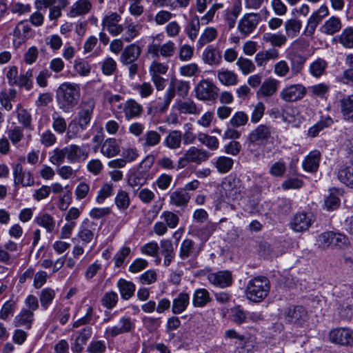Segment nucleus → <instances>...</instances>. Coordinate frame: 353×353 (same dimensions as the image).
<instances>
[{"label": "nucleus", "mask_w": 353, "mask_h": 353, "mask_svg": "<svg viewBox=\"0 0 353 353\" xmlns=\"http://www.w3.org/2000/svg\"><path fill=\"white\" fill-rule=\"evenodd\" d=\"M81 98V88L79 84L70 82L61 83L56 92L59 108L65 113L71 112L77 106Z\"/></svg>", "instance_id": "1"}, {"label": "nucleus", "mask_w": 353, "mask_h": 353, "mask_svg": "<svg viewBox=\"0 0 353 353\" xmlns=\"http://www.w3.org/2000/svg\"><path fill=\"white\" fill-rule=\"evenodd\" d=\"M155 158L152 154L147 155L138 166L131 170L128 174V183L132 188L139 189L146 184L152 178L150 170L154 163Z\"/></svg>", "instance_id": "2"}, {"label": "nucleus", "mask_w": 353, "mask_h": 353, "mask_svg": "<svg viewBox=\"0 0 353 353\" xmlns=\"http://www.w3.org/2000/svg\"><path fill=\"white\" fill-rule=\"evenodd\" d=\"M270 289V281L267 277L256 276L248 282L246 296L253 302H261L268 295Z\"/></svg>", "instance_id": "3"}, {"label": "nucleus", "mask_w": 353, "mask_h": 353, "mask_svg": "<svg viewBox=\"0 0 353 353\" xmlns=\"http://www.w3.org/2000/svg\"><path fill=\"white\" fill-rule=\"evenodd\" d=\"M190 90V84L184 81L172 80L169 88L167 89L162 104L159 103L157 108L161 112H165L169 107V105L175 96V92L180 97H185L188 94Z\"/></svg>", "instance_id": "4"}, {"label": "nucleus", "mask_w": 353, "mask_h": 353, "mask_svg": "<svg viewBox=\"0 0 353 353\" xmlns=\"http://www.w3.org/2000/svg\"><path fill=\"white\" fill-rule=\"evenodd\" d=\"M222 7V3H214L211 6L207 13L201 17V19L198 17H195L190 21L188 27L187 34L192 41H194L198 35L200 28V23L202 24H206L212 21L216 10Z\"/></svg>", "instance_id": "5"}, {"label": "nucleus", "mask_w": 353, "mask_h": 353, "mask_svg": "<svg viewBox=\"0 0 353 353\" xmlns=\"http://www.w3.org/2000/svg\"><path fill=\"white\" fill-rule=\"evenodd\" d=\"M95 108V101L92 98L82 101L78 108L77 121L81 130H85L90 123Z\"/></svg>", "instance_id": "6"}, {"label": "nucleus", "mask_w": 353, "mask_h": 353, "mask_svg": "<svg viewBox=\"0 0 353 353\" xmlns=\"http://www.w3.org/2000/svg\"><path fill=\"white\" fill-rule=\"evenodd\" d=\"M219 89L210 81L202 80L195 88L196 97L203 101L214 100L218 97Z\"/></svg>", "instance_id": "7"}, {"label": "nucleus", "mask_w": 353, "mask_h": 353, "mask_svg": "<svg viewBox=\"0 0 353 353\" xmlns=\"http://www.w3.org/2000/svg\"><path fill=\"white\" fill-rule=\"evenodd\" d=\"M65 150L67 152V159L70 163H81L88 159L90 148L88 145L79 146L71 144L65 147Z\"/></svg>", "instance_id": "8"}, {"label": "nucleus", "mask_w": 353, "mask_h": 353, "mask_svg": "<svg viewBox=\"0 0 353 353\" xmlns=\"http://www.w3.org/2000/svg\"><path fill=\"white\" fill-rule=\"evenodd\" d=\"M329 339L332 343L341 345L353 343V330L347 327H339L330 331Z\"/></svg>", "instance_id": "9"}, {"label": "nucleus", "mask_w": 353, "mask_h": 353, "mask_svg": "<svg viewBox=\"0 0 353 353\" xmlns=\"http://www.w3.org/2000/svg\"><path fill=\"white\" fill-rule=\"evenodd\" d=\"M271 135L270 128L266 125L261 124L253 130L248 137L250 145H265Z\"/></svg>", "instance_id": "10"}, {"label": "nucleus", "mask_w": 353, "mask_h": 353, "mask_svg": "<svg viewBox=\"0 0 353 353\" xmlns=\"http://www.w3.org/2000/svg\"><path fill=\"white\" fill-rule=\"evenodd\" d=\"M223 189L225 194L224 197L225 203H230L232 201H239L243 196V188L239 181H228L223 183Z\"/></svg>", "instance_id": "11"}, {"label": "nucleus", "mask_w": 353, "mask_h": 353, "mask_svg": "<svg viewBox=\"0 0 353 353\" xmlns=\"http://www.w3.org/2000/svg\"><path fill=\"white\" fill-rule=\"evenodd\" d=\"M259 21V14L254 13L246 14L239 21L238 30L243 36L246 37L254 31Z\"/></svg>", "instance_id": "12"}, {"label": "nucleus", "mask_w": 353, "mask_h": 353, "mask_svg": "<svg viewBox=\"0 0 353 353\" xmlns=\"http://www.w3.org/2000/svg\"><path fill=\"white\" fill-rule=\"evenodd\" d=\"M207 279L210 283L221 288L229 287L232 283V274L229 270L209 273Z\"/></svg>", "instance_id": "13"}, {"label": "nucleus", "mask_w": 353, "mask_h": 353, "mask_svg": "<svg viewBox=\"0 0 353 353\" xmlns=\"http://www.w3.org/2000/svg\"><path fill=\"white\" fill-rule=\"evenodd\" d=\"M286 321L290 323L300 325L307 319V312L301 305L290 306L284 312Z\"/></svg>", "instance_id": "14"}, {"label": "nucleus", "mask_w": 353, "mask_h": 353, "mask_svg": "<svg viewBox=\"0 0 353 353\" xmlns=\"http://www.w3.org/2000/svg\"><path fill=\"white\" fill-rule=\"evenodd\" d=\"M306 94L305 88L301 84H293L284 88L280 94L281 98L288 102L301 99Z\"/></svg>", "instance_id": "15"}, {"label": "nucleus", "mask_w": 353, "mask_h": 353, "mask_svg": "<svg viewBox=\"0 0 353 353\" xmlns=\"http://www.w3.org/2000/svg\"><path fill=\"white\" fill-rule=\"evenodd\" d=\"M200 253L195 242L190 239H184L179 248V256L181 260H186L189 258L195 259Z\"/></svg>", "instance_id": "16"}, {"label": "nucleus", "mask_w": 353, "mask_h": 353, "mask_svg": "<svg viewBox=\"0 0 353 353\" xmlns=\"http://www.w3.org/2000/svg\"><path fill=\"white\" fill-rule=\"evenodd\" d=\"M141 54V48L136 43H132L125 47L121 53L119 61L123 65L136 62Z\"/></svg>", "instance_id": "17"}, {"label": "nucleus", "mask_w": 353, "mask_h": 353, "mask_svg": "<svg viewBox=\"0 0 353 353\" xmlns=\"http://www.w3.org/2000/svg\"><path fill=\"white\" fill-rule=\"evenodd\" d=\"M132 327V323L130 317L123 316L120 319L119 324L113 327L106 328L105 336L115 337L119 334L129 332Z\"/></svg>", "instance_id": "18"}, {"label": "nucleus", "mask_w": 353, "mask_h": 353, "mask_svg": "<svg viewBox=\"0 0 353 353\" xmlns=\"http://www.w3.org/2000/svg\"><path fill=\"white\" fill-rule=\"evenodd\" d=\"M313 221L312 215L307 213H297L290 223L291 228L296 232H303L308 229Z\"/></svg>", "instance_id": "19"}, {"label": "nucleus", "mask_w": 353, "mask_h": 353, "mask_svg": "<svg viewBox=\"0 0 353 353\" xmlns=\"http://www.w3.org/2000/svg\"><path fill=\"white\" fill-rule=\"evenodd\" d=\"M25 171L21 163H17L13 167V176L14 185L21 184L23 187L32 186L34 183V179L30 172H28V179L24 178Z\"/></svg>", "instance_id": "20"}, {"label": "nucleus", "mask_w": 353, "mask_h": 353, "mask_svg": "<svg viewBox=\"0 0 353 353\" xmlns=\"http://www.w3.org/2000/svg\"><path fill=\"white\" fill-rule=\"evenodd\" d=\"M185 154L190 163H194L198 165L208 161L211 156V154L207 150L199 149L195 146L190 147L185 151Z\"/></svg>", "instance_id": "21"}, {"label": "nucleus", "mask_w": 353, "mask_h": 353, "mask_svg": "<svg viewBox=\"0 0 353 353\" xmlns=\"http://www.w3.org/2000/svg\"><path fill=\"white\" fill-rule=\"evenodd\" d=\"M78 336L75 339L74 345L72 346V350L74 352L80 353L83 346L86 344L88 340L91 337L92 328L90 326H85L80 331L77 332Z\"/></svg>", "instance_id": "22"}, {"label": "nucleus", "mask_w": 353, "mask_h": 353, "mask_svg": "<svg viewBox=\"0 0 353 353\" xmlns=\"http://www.w3.org/2000/svg\"><path fill=\"white\" fill-rule=\"evenodd\" d=\"M97 224L90 221L85 219L81 225L80 230L78 234L79 239L85 243H90L94 237V231L95 230Z\"/></svg>", "instance_id": "23"}, {"label": "nucleus", "mask_w": 353, "mask_h": 353, "mask_svg": "<svg viewBox=\"0 0 353 353\" xmlns=\"http://www.w3.org/2000/svg\"><path fill=\"white\" fill-rule=\"evenodd\" d=\"M117 287L121 299L126 301L134 296L136 290V286L133 282L122 278L118 280Z\"/></svg>", "instance_id": "24"}, {"label": "nucleus", "mask_w": 353, "mask_h": 353, "mask_svg": "<svg viewBox=\"0 0 353 353\" xmlns=\"http://www.w3.org/2000/svg\"><path fill=\"white\" fill-rule=\"evenodd\" d=\"M321 159V153L318 150L311 152L303 161L302 165L304 170L314 173L317 171Z\"/></svg>", "instance_id": "25"}, {"label": "nucleus", "mask_w": 353, "mask_h": 353, "mask_svg": "<svg viewBox=\"0 0 353 353\" xmlns=\"http://www.w3.org/2000/svg\"><path fill=\"white\" fill-rule=\"evenodd\" d=\"M142 106L134 99H128L123 108V113L127 120L139 117L143 112Z\"/></svg>", "instance_id": "26"}, {"label": "nucleus", "mask_w": 353, "mask_h": 353, "mask_svg": "<svg viewBox=\"0 0 353 353\" xmlns=\"http://www.w3.org/2000/svg\"><path fill=\"white\" fill-rule=\"evenodd\" d=\"M161 254L164 258L163 264L169 266L175 257L173 244L169 239H163L160 241Z\"/></svg>", "instance_id": "27"}, {"label": "nucleus", "mask_w": 353, "mask_h": 353, "mask_svg": "<svg viewBox=\"0 0 353 353\" xmlns=\"http://www.w3.org/2000/svg\"><path fill=\"white\" fill-rule=\"evenodd\" d=\"M190 199V195L182 188L170 193V203L176 207L186 206Z\"/></svg>", "instance_id": "28"}, {"label": "nucleus", "mask_w": 353, "mask_h": 353, "mask_svg": "<svg viewBox=\"0 0 353 353\" xmlns=\"http://www.w3.org/2000/svg\"><path fill=\"white\" fill-rule=\"evenodd\" d=\"M339 103L343 119L353 123V94L343 97Z\"/></svg>", "instance_id": "29"}, {"label": "nucleus", "mask_w": 353, "mask_h": 353, "mask_svg": "<svg viewBox=\"0 0 353 353\" xmlns=\"http://www.w3.org/2000/svg\"><path fill=\"white\" fill-rule=\"evenodd\" d=\"M190 303V296L186 292H181L173 299L172 312L174 314H179L183 312Z\"/></svg>", "instance_id": "30"}, {"label": "nucleus", "mask_w": 353, "mask_h": 353, "mask_svg": "<svg viewBox=\"0 0 353 353\" xmlns=\"http://www.w3.org/2000/svg\"><path fill=\"white\" fill-rule=\"evenodd\" d=\"M211 301L210 294L205 288H198L192 294V303L195 307H203Z\"/></svg>", "instance_id": "31"}, {"label": "nucleus", "mask_w": 353, "mask_h": 353, "mask_svg": "<svg viewBox=\"0 0 353 353\" xmlns=\"http://www.w3.org/2000/svg\"><path fill=\"white\" fill-rule=\"evenodd\" d=\"M278 84L279 81L274 79L269 78L265 79L256 92V95L265 97L272 96L277 90Z\"/></svg>", "instance_id": "32"}, {"label": "nucleus", "mask_w": 353, "mask_h": 353, "mask_svg": "<svg viewBox=\"0 0 353 353\" xmlns=\"http://www.w3.org/2000/svg\"><path fill=\"white\" fill-rule=\"evenodd\" d=\"M338 179L347 186L353 188V161L339 170Z\"/></svg>", "instance_id": "33"}, {"label": "nucleus", "mask_w": 353, "mask_h": 353, "mask_svg": "<svg viewBox=\"0 0 353 353\" xmlns=\"http://www.w3.org/2000/svg\"><path fill=\"white\" fill-rule=\"evenodd\" d=\"M33 320V312L30 310L25 309L15 316L13 323L15 327L24 326L26 329L29 330L31 328Z\"/></svg>", "instance_id": "34"}, {"label": "nucleus", "mask_w": 353, "mask_h": 353, "mask_svg": "<svg viewBox=\"0 0 353 353\" xmlns=\"http://www.w3.org/2000/svg\"><path fill=\"white\" fill-rule=\"evenodd\" d=\"M339 190L332 188L329 190V194L324 201V207L328 211L336 210L340 205Z\"/></svg>", "instance_id": "35"}, {"label": "nucleus", "mask_w": 353, "mask_h": 353, "mask_svg": "<svg viewBox=\"0 0 353 353\" xmlns=\"http://www.w3.org/2000/svg\"><path fill=\"white\" fill-rule=\"evenodd\" d=\"M91 8L92 4L89 0H79L71 7L68 14L70 17L85 14L89 12Z\"/></svg>", "instance_id": "36"}, {"label": "nucleus", "mask_w": 353, "mask_h": 353, "mask_svg": "<svg viewBox=\"0 0 353 353\" xmlns=\"http://www.w3.org/2000/svg\"><path fill=\"white\" fill-rule=\"evenodd\" d=\"M211 163L219 173L225 174L232 169L234 161L230 157L220 156L212 161Z\"/></svg>", "instance_id": "37"}, {"label": "nucleus", "mask_w": 353, "mask_h": 353, "mask_svg": "<svg viewBox=\"0 0 353 353\" xmlns=\"http://www.w3.org/2000/svg\"><path fill=\"white\" fill-rule=\"evenodd\" d=\"M339 314L341 319L344 320H350L353 314V297L348 296L342 302H339Z\"/></svg>", "instance_id": "38"}, {"label": "nucleus", "mask_w": 353, "mask_h": 353, "mask_svg": "<svg viewBox=\"0 0 353 353\" xmlns=\"http://www.w3.org/2000/svg\"><path fill=\"white\" fill-rule=\"evenodd\" d=\"M203 59L209 65H218L221 61V55L216 48L210 46L204 50Z\"/></svg>", "instance_id": "39"}, {"label": "nucleus", "mask_w": 353, "mask_h": 353, "mask_svg": "<svg viewBox=\"0 0 353 353\" xmlns=\"http://www.w3.org/2000/svg\"><path fill=\"white\" fill-rule=\"evenodd\" d=\"M182 134L179 130H172L163 141V145L171 149L176 150L181 147Z\"/></svg>", "instance_id": "40"}, {"label": "nucleus", "mask_w": 353, "mask_h": 353, "mask_svg": "<svg viewBox=\"0 0 353 353\" xmlns=\"http://www.w3.org/2000/svg\"><path fill=\"white\" fill-rule=\"evenodd\" d=\"M341 28V22L340 19L336 17H332L321 27L320 30L325 34L332 35L339 32Z\"/></svg>", "instance_id": "41"}, {"label": "nucleus", "mask_w": 353, "mask_h": 353, "mask_svg": "<svg viewBox=\"0 0 353 353\" xmlns=\"http://www.w3.org/2000/svg\"><path fill=\"white\" fill-rule=\"evenodd\" d=\"M101 153L108 158L113 157L118 154L120 148L115 139H108L103 143L101 148Z\"/></svg>", "instance_id": "42"}, {"label": "nucleus", "mask_w": 353, "mask_h": 353, "mask_svg": "<svg viewBox=\"0 0 353 353\" xmlns=\"http://www.w3.org/2000/svg\"><path fill=\"white\" fill-rule=\"evenodd\" d=\"M217 77L219 81L226 85H234L238 82L237 75L232 71L221 69L217 71Z\"/></svg>", "instance_id": "43"}, {"label": "nucleus", "mask_w": 353, "mask_h": 353, "mask_svg": "<svg viewBox=\"0 0 353 353\" xmlns=\"http://www.w3.org/2000/svg\"><path fill=\"white\" fill-rule=\"evenodd\" d=\"M333 123L332 119L329 117H321V120L319 121L313 126L310 127L307 131V135L310 137H316L321 131L324 128L330 126Z\"/></svg>", "instance_id": "44"}, {"label": "nucleus", "mask_w": 353, "mask_h": 353, "mask_svg": "<svg viewBox=\"0 0 353 353\" xmlns=\"http://www.w3.org/2000/svg\"><path fill=\"white\" fill-rule=\"evenodd\" d=\"M34 221L39 225L44 228L49 233L52 232L54 230L55 220L48 213H44L37 216Z\"/></svg>", "instance_id": "45"}, {"label": "nucleus", "mask_w": 353, "mask_h": 353, "mask_svg": "<svg viewBox=\"0 0 353 353\" xmlns=\"http://www.w3.org/2000/svg\"><path fill=\"white\" fill-rule=\"evenodd\" d=\"M140 26L134 23H129L123 27L121 39L125 42L129 43L139 34Z\"/></svg>", "instance_id": "46"}, {"label": "nucleus", "mask_w": 353, "mask_h": 353, "mask_svg": "<svg viewBox=\"0 0 353 353\" xmlns=\"http://www.w3.org/2000/svg\"><path fill=\"white\" fill-rule=\"evenodd\" d=\"M161 134L155 130H148L139 139L143 141V147H154L161 141Z\"/></svg>", "instance_id": "47"}, {"label": "nucleus", "mask_w": 353, "mask_h": 353, "mask_svg": "<svg viewBox=\"0 0 353 353\" xmlns=\"http://www.w3.org/2000/svg\"><path fill=\"white\" fill-rule=\"evenodd\" d=\"M241 10V6L240 3H236L230 10H228L225 11L224 18L230 29L234 27L236 19Z\"/></svg>", "instance_id": "48"}, {"label": "nucleus", "mask_w": 353, "mask_h": 353, "mask_svg": "<svg viewBox=\"0 0 353 353\" xmlns=\"http://www.w3.org/2000/svg\"><path fill=\"white\" fill-rule=\"evenodd\" d=\"M327 66V62L321 58H318L310 65V73L314 77L322 76Z\"/></svg>", "instance_id": "49"}, {"label": "nucleus", "mask_w": 353, "mask_h": 353, "mask_svg": "<svg viewBox=\"0 0 353 353\" xmlns=\"http://www.w3.org/2000/svg\"><path fill=\"white\" fill-rule=\"evenodd\" d=\"M177 109L183 114H199L200 110L196 107L195 103L190 100L179 101L177 102Z\"/></svg>", "instance_id": "50"}, {"label": "nucleus", "mask_w": 353, "mask_h": 353, "mask_svg": "<svg viewBox=\"0 0 353 353\" xmlns=\"http://www.w3.org/2000/svg\"><path fill=\"white\" fill-rule=\"evenodd\" d=\"M197 139L201 143L206 146L210 150L214 151L219 148V142L215 137L201 132L198 134Z\"/></svg>", "instance_id": "51"}, {"label": "nucleus", "mask_w": 353, "mask_h": 353, "mask_svg": "<svg viewBox=\"0 0 353 353\" xmlns=\"http://www.w3.org/2000/svg\"><path fill=\"white\" fill-rule=\"evenodd\" d=\"M290 59L292 72L294 74L300 72L306 61V57L298 53H292L290 55Z\"/></svg>", "instance_id": "52"}, {"label": "nucleus", "mask_w": 353, "mask_h": 353, "mask_svg": "<svg viewBox=\"0 0 353 353\" xmlns=\"http://www.w3.org/2000/svg\"><path fill=\"white\" fill-rule=\"evenodd\" d=\"M263 39L276 47H281L287 41L286 37L281 34L265 33L263 36Z\"/></svg>", "instance_id": "53"}, {"label": "nucleus", "mask_w": 353, "mask_h": 353, "mask_svg": "<svg viewBox=\"0 0 353 353\" xmlns=\"http://www.w3.org/2000/svg\"><path fill=\"white\" fill-rule=\"evenodd\" d=\"M119 296L114 291H109L104 294L101 299V304L108 310H112L118 303Z\"/></svg>", "instance_id": "54"}, {"label": "nucleus", "mask_w": 353, "mask_h": 353, "mask_svg": "<svg viewBox=\"0 0 353 353\" xmlns=\"http://www.w3.org/2000/svg\"><path fill=\"white\" fill-rule=\"evenodd\" d=\"M55 297V292L54 290L47 288L41 290L40 294V302L41 307L44 310H47L52 303Z\"/></svg>", "instance_id": "55"}, {"label": "nucleus", "mask_w": 353, "mask_h": 353, "mask_svg": "<svg viewBox=\"0 0 353 353\" xmlns=\"http://www.w3.org/2000/svg\"><path fill=\"white\" fill-rule=\"evenodd\" d=\"M67 158V152L65 147L63 148H55L50 154V161L54 165H60L62 164L65 159Z\"/></svg>", "instance_id": "56"}, {"label": "nucleus", "mask_w": 353, "mask_h": 353, "mask_svg": "<svg viewBox=\"0 0 353 353\" xmlns=\"http://www.w3.org/2000/svg\"><path fill=\"white\" fill-rule=\"evenodd\" d=\"M32 70L30 69L27 70L25 73L21 74L16 81L14 85L23 87L27 90H30L32 87Z\"/></svg>", "instance_id": "57"}, {"label": "nucleus", "mask_w": 353, "mask_h": 353, "mask_svg": "<svg viewBox=\"0 0 353 353\" xmlns=\"http://www.w3.org/2000/svg\"><path fill=\"white\" fill-rule=\"evenodd\" d=\"M101 71L104 75L110 76L117 70V65L114 59L110 57H106L101 63Z\"/></svg>", "instance_id": "58"}, {"label": "nucleus", "mask_w": 353, "mask_h": 353, "mask_svg": "<svg viewBox=\"0 0 353 353\" xmlns=\"http://www.w3.org/2000/svg\"><path fill=\"white\" fill-rule=\"evenodd\" d=\"M339 43L347 48H353V28H348L343 30L339 38Z\"/></svg>", "instance_id": "59"}, {"label": "nucleus", "mask_w": 353, "mask_h": 353, "mask_svg": "<svg viewBox=\"0 0 353 353\" xmlns=\"http://www.w3.org/2000/svg\"><path fill=\"white\" fill-rule=\"evenodd\" d=\"M74 70L81 77H87L91 71L90 65L85 60L78 59L74 61Z\"/></svg>", "instance_id": "60"}, {"label": "nucleus", "mask_w": 353, "mask_h": 353, "mask_svg": "<svg viewBox=\"0 0 353 353\" xmlns=\"http://www.w3.org/2000/svg\"><path fill=\"white\" fill-rule=\"evenodd\" d=\"M248 121V116L243 111H238L232 117L229 125L233 128H239L246 125Z\"/></svg>", "instance_id": "61"}, {"label": "nucleus", "mask_w": 353, "mask_h": 353, "mask_svg": "<svg viewBox=\"0 0 353 353\" xmlns=\"http://www.w3.org/2000/svg\"><path fill=\"white\" fill-rule=\"evenodd\" d=\"M52 128L59 134H63L67 130V123L65 119L57 112L52 114Z\"/></svg>", "instance_id": "62"}, {"label": "nucleus", "mask_w": 353, "mask_h": 353, "mask_svg": "<svg viewBox=\"0 0 353 353\" xmlns=\"http://www.w3.org/2000/svg\"><path fill=\"white\" fill-rule=\"evenodd\" d=\"M216 36L217 31L215 28H207L198 41L199 47L201 48L208 43L211 42L216 37Z\"/></svg>", "instance_id": "63"}, {"label": "nucleus", "mask_w": 353, "mask_h": 353, "mask_svg": "<svg viewBox=\"0 0 353 353\" xmlns=\"http://www.w3.org/2000/svg\"><path fill=\"white\" fill-rule=\"evenodd\" d=\"M8 137L12 143L16 145L23 138V128L17 125L12 127L8 130Z\"/></svg>", "instance_id": "64"}]
</instances>
